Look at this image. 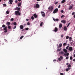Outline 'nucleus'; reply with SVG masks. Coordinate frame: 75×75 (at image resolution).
<instances>
[{"mask_svg": "<svg viewBox=\"0 0 75 75\" xmlns=\"http://www.w3.org/2000/svg\"><path fill=\"white\" fill-rule=\"evenodd\" d=\"M53 9H54V6H50L48 8L49 11H50L51 12H52V11Z\"/></svg>", "mask_w": 75, "mask_h": 75, "instance_id": "1", "label": "nucleus"}, {"mask_svg": "<svg viewBox=\"0 0 75 75\" xmlns=\"http://www.w3.org/2000/svg\"><path fill=\"white\" fill-rule=\"evenodd\" d=\"M15 13L16 16H18V15L19 16H20V15L21 14V13L18 11H16L15 12Z\"/></svg>", "mask_w": 75, "mask_h": 75, "instance_id": "2", "label": "nucleus"}, {"mask_svg": "<svg viewBox=\"0 0 75 75\" xmlns=\"http://www.w3.org/2000/svg\"><path fill=\"white\" fill-rule=\"evenodd\" d=\"M34 8H40V5L38 4H36V6H34Z\"/></svg>", "mask_w": 75, "mask_h": 75, "instance_id": "3", "label": "nucleus"}, {"mask_svg": "<svg viewBox=\"0 0 75 75\" xmlns=\"http://www.w3.org/2000/svg\"><path fill=\"white\" fill-rule=\"evenodd\" d=\"M40 13L41 14H42V17H45V14L44 13V12L43 11H41Z\"/></svg>", "mask_w": 75, "mask_h": 75, "instance_id": "4", "label": "nucleus"}, {"mask_svg": "<svg viewBox=\"0 0 75 75\" xmlns=\"http://www.w3.org/2000/svg\"><path fill=\"white\" fill-rule=\"evenodd\" d=\"M58 11V8H56L54 9L53 11V13L55 14L56 13H57Z\"/></svg>", "mask_w": 75, "mask_h": 75, "instance_id": "5", "label": "nucleus"}, {"mask_svg": "<svg viewBox=\"0 0 75 75\" xmlns=\"http://www.w3.org/2000/svg\"><path fill=\"white\" fill-rule=\"evenodd\" d=\"M60 58H58V60L59 61H61V60H62L63 59V57H62V56H61L60 57Z\"/></svg>", "mask_w": 75, "mask_h": 75, "instance_id": "6", "label": "nucleus"}, {"mask_svg": "<svg viewBox=\"0 0 75 75\" xmlns=\"http://www.w3.org/2000/svg\"><path fill=\"white\" fill-rule=\"evenodd\" d=\"M4 33H7V27H5L4 28Z\"/></svg>", "mask_w": 75, "mask_h": 75, "instance_id": "7", "label": "nucleus"}, {"mask_svg": "<svg viewBox=\"0 0 75 75\" xmlns=\"http://www.w3.org/2000/svg\"><path fill=\"white\" fill-rule=\"evenodd\" d=\"M73 7H74V5H72V6H69V10H71L72 8H73Z\"/></svg>", "mask_w": 75, "mask_h": 75, "instance_id": "8", "label": "nucleus"}, {"mask_svg": "<svg viewBox=\"0 0 75 75\" xmlns=\"http://www.w3.org/2000/svg\"><path fill=\"white\" fill-rule=\"evenodd\" d=\"M53 19L54 21H59V19L58 18H56L55 19V18H53Z\"/></svg>", "mask_w": 75, "mask_h": 75, "instance_id": "9", "label": "nucleus"}, {"mask_svg": "<svg viewBox=\"0 0 75 75\" xmlns=\"http://www.w3.org/2000/svg\"><path fill=\"white\" fill-rule=\"evenodd\" d=\"M61 23H63L64 24H65L66 23V21L64 20H62L61 21Z\"/></svg>", "mask_w": 75, "mask_h": 75, "instance_id": "10", "label": "nucleus"}, {"mask_svg": "<svg viewBox=\"0 0 75 75\" xmlns=\"http://www.w3.org/2000/svg\"><path fill=\"white\" fill-rule=\"evenodd\" d=\"M33 16L35 18H37V17H38V16H37V14H36L35 13L33 14Z\"/></svg>", "mask_w": 75, "mask_h": 75, "instance_id": "11", "label": "nucleus"}, {"mask_svg": "<svg viewBox=\"0 0 75 75\" xmlns=\"http://www.w3.org/2000/svg\"><path fill=\"white\" fill-rule=\"evenodd\" d=\"M20 28L21 29V30H23V29L24 28V26L23 25H21L20 26Z\"/></svg>", "mask_w": 75, "mask_h": 75, "instance_id": "12", "label": "nucleus"}, {"mask_svg": "<svg viewBox=\"0 0 75 75\" xmlns=\"http://www.w3.org/2000/svg\"><path fill=\"white\" fill-rule=\"evenodd\" d=\"M69 51H72V47H69Z\"/></svg>", "mask_w": 75, "mask_h": 75, "instance_id": "13", "label": "nucleus"}, {"mask_svg": "<svg viewBox=\"0 0 75 75\" xmlns=\"http://www.w3.org/2000/svg\"><path fill=\"white\" fill-rule=\"evenodd\" d=\"M63 51H64V52H65V53H67V52H68V51H67V50H66V49H63Z\"/></svg>", "mask_w": 75, "mask_h": 75, "instance_id": "14", "label": "nucleus"}, {"mask_svg": "<svg viewBox=\"0 0 75 75\" xmlns=\"http://www.w3.org/2000/svg\"><path fill=\"white\" fill-rule=\"evenodd\" d=\"M57 31H58V28H57V27L55 28L54 30V31L55 32H57Z\"/></svg>", "mask_w": 75, "mask_h": 75, "instance_id": "15", "label": "nucleus"}, {"mask_svg": "<svg viewBox=\"0 0 75 75\" xmlns=\"http://www.w3.org/2000/svg\"><path fill=\"white\" fill-rule=\"evenodd\" d=\"M64 31H67V28L66 26H64Z\"/></svg>", "mask_w": 75, "mask_h": 75, "instance_id": "16", "label": "nucleus"}, {"mask_svg": "<svg viewBox=\"0 0 75 75\" xmlns=\"http://www.w3.org/2000/svg\"><path fill=\"white\" fill-rule=\"evenodd\" d=\"M64 52L62 51L61 52H60L59 53V54H62V55H63V54H64Z\"/></svg>", "mask_w": 75, "mask_h": 75, "instance_id": "17", "label": "nucleus"}, {"mask_svg": "<svg viewBox=\"0 0 75 75\" xmlns=\"http://www.w3.org/2000/svg\"><path fill=\"white\" fill-rule=\"evenodd\" d=\"M66 1L65 0H63L62 1L61 3L62 4L64 3H65Z\"/></svg>", "mask_w": 75, "mask_h": 75, "instance_id": "18", "label": "nucleus"}, {"mask_svg": "<svg viewBox=\"0 0 75 75\" xmlns=\"http://www.w3.org/2000/svg\"><path fill=\"white\" fill-rule=\"evenodd\" d=\"M62 25L61 24H60L59 25V28H62Z\"/></svg>", "mask_w": 75, "mask_h": 75, "instance_id": "19", "label": "nucleus"}, {"mask_svg": "<svg viewBox=\"0 0 75 75\" xmlns=\"http://www.w3.org/2000/svg\"><path fill=\"white\" fill-rule=\"evenodd\" d=\"M62 44L61 43H60L59 45V47H62Z\"/></svg>", "mask_w": 75, "mask_h": 75, "instance_id": "20", "label": "nucleus"}, {"mask_svg": "<svg viewBox=\"0 0 75 75\" xmlns=\"http://www.w3.org/2000/svg\"><path fill=\"white\" fill-rule=\"evenodd\" d=\"M20 6H21V3H20L18 4V6L20 7Z\"/></svg>", "mask_w": 75, "mask_h": 75, "instance_id": "21", "label": "nucleus"}, {"mask_svg": "<svg viewBox=\"0 0 75 75\" xmlns=\"http://www.w3.org/2000/svg\"><path fill=\"white\" fill-rule=\"evenodd\" d=\"M10 22H7L6 23V24H7V25H10Z\"/></svg>", "mask_w": 75, "mask_h": 75, "instance_id": "22", "label": "nucleus"}, {"mask_svg": "<svg viewBox=\"0 0 75 75\" xmlns=\"http://www.w3.org/2000/svg\"><path fill=\"white\" fill-rule=\"evenodd\" d=\"M42 24H43V22H42L40 24V25L41 27V26H42Z\"/></svg>", "mask_w": 75, "mask_h": 75, "instance_id": "23", "label": "nucleus"}, {"mask_svg": "<svg viewBox=\"0 0 75 75\" xmlns=\"http://www.w3.org/2000/svg\"><path fill=\"white\" fill-rule=\"evenodd\" d=\"M3 6H4L5 7H6L7 6V5H6V4H3Z\"/></svg>", "mask_w": 75, "mask_h": 75, "instance_id": "24", "label": "nucleus"}, {"mask_svg": "<svg viewBox=\"0 0 75 75\" xmlns=\"http://www.w3.org/2000/svg\"><path fill=\"white\" fill-rule=\"evenodd\" d=\"M71 39H72V38L71 37H70L69 39V41H71Z\"/></svg>", "mask_w": 75, "mask_h": 75, "instance_id": "25", "label": "nucleus"}, {"mask_svg": "<svg viewBox=\"0 0 75 75\" xmlns=\"http://www.w3.org/2000/svg\"><path fill=\"white\" fill-rule=\"evenodd\" d=\"M8 29H11V26L10 25L8 26Z\"/></svg>", "mask_w": 75, "mask_h": 75, "instance_id": "26", "label": "nucleus"}, {"mask_svg": "<svg viewBox=\"0 0 75 75\" xmlns=\"http://www.w3.org/2000/svg\"><path fill=\"white\" fill-rule=\"evenodd\" d=\"M31 18L32 20H34V17L33 16L31 17Z\"/></svg>", "mask_w": 75, "mask_h": 75, "instance_id": "27", "label": "nucleus"}, {"mask_svg": "<svg viewBox=\"0 0 75 75\" xmlns=\"http://www.w3.org/2000/svg\"><path fill=\"white\" fill-rule=\"evenodd\" d=\"M13 25H17V23L16 22L13 23Z\"/></svg>", "mask_w": 75, "mask_h": 75, "instance_id": "28", "label": "nucleus"}, {"mask_svg": "<svg viewBox=\"0 0 75 75\" xmlns=\"http://www.w3.org/2000/svg\"><path fill=\"white\" fill-rule=\"evenodd\" d=\"M66 38L67 39H68L69 38V36H66Z\"/></svg>", "mask_w": 75, "mask_h": 75, "instance_id": "29", "label": "nucleus"}, {"mask_svg": "<svg viewBox=\"0 0 75 75\" xmlns=\"http://www.w3.org/2000/svg\"><path fill=\"white\" fill-rule=\"evenodd\" d=\"M20 8H18V7L17 11H20Z\"/></svg>", "mask_w": 75, "mask_h": 75, "instance_id": "30", "label": "nucleus"}, {"mask_svg": "<svg viewBox=\"0 0 75 75\" xmlns=\"http://www.w3.org/2000/svg\"><path fill=\"white\" fill-rule=\"evenodd\" d=\"M27 24L28 25H30V23L29 22H28Z\"/></svg>", "mask_w": 75, "mask_h": 75, "instance_id": "31", "label": "nucleus"}, {"mask_svg": "<svg viewBox=\"0 0 75 75\" xmlns=\"http://www.w3.org/2000/svg\"><path fill=\"white\" fill-rule=\"evenodd\" d=\"M70 60H72V57L71 56L70 57Z\"/></svg>", "mask_w": 75, "mask_h": 75, "instance_id": "32", "label": "nucleus"}, {"mask_svg": "<svg viewBox=\"0 0 75 75\" xmlns=\"http://www.w3.org/2000/svg\"><path fill=\"white\" fill-rule=\"evenodd\" d=\"M68 67H71V64H69L68 65Z\"/></svg>", "mask_w": 75, "mask_h": 75, "instance_id": "33", "label": "nucleus"}, {"mask_svg": "<svg viewBox=\"0 0 75 75\" xmlns=\"http://www.w3.org/2000/svg\"><path fill=\"white\" fill-rule=\"evenodd\" d=\"M18 7H16V8H15L14 10H17L18 9Z\"/></svg>", "mask_w": 75, "mask_h": 75, "instance_id": "34", "label": "nucleus"}, {"mask_svg": "<svg viewBox=\"0 0 75 75\" xmlns=\"http://www.w3.org/2000/svg\"><path fill=\"white\" fill-rule=\"evenodd\" d=\"M6 14H9V12L8 11H6Z\"/></svg>", "mask_w": 75, "mask_h": 75, "instance_id": "35", "label": "nucleus"}, {"mask_svg": "<svg viewBox=\"0 0 75 75\" xmlns=\"http://www.w3.org/2000/svg\"><path fill=\"white\" fill-rule=\"evenodd\" d=\"M23 37H24V36H22L20 37V39H22Z\"/></svg>", "mask_w": 75, "mask_h": 75, "instance_id": "36", "label": "nucleus"}, {"mask_svg": "<svg viewBox=\"0 0 75 75\" xmlns=\"http://www.w3.org/2000/svg\"><path fill=\"white\" fill-rule=\"evenodd\" d=\"M68 48H69V46H67L66 47V50H68Z\"/></svg>", "mask_w": 75, "mask_h": 75, "instance_id": "37", "label": "nucleus"}, {"mask_svg": "<svg viewBox=\"0 0 75 75\" xmlns=\"http://www.w3.org/2000/svg\"><path fill=\"white\" fill-rule=\"evenodd\" d=\"M25 30H29V28H25Z\"/></svg>", "mask_w": 75, "mask_h": 75, "instance_id": "38", "label": "nucleus"}, {"mask_svg": "<svg viewBox=\"0 0 75 75\" xmlns=\"http://www.w3.org/2000/svg\"><path fill=\"white\" fill-rule=\"evenodd\" d=\"M5 27H6V26H5V25H3L2 26V27L3 28H4Z\"/></svg>", "mask_w": 75, "mask_h": 75, "instance_id": "39", "label": "nucleus"}, {"mask_svg": "<svg viewBox=\"0 0 75 75\" xmlns=\"http://www.w3.org/2000/svg\"><path fill=\"white\" fill-rule=\"evenodd\" d=\"M63 45L64 46H65V45H66V43H64L63 44Z\"/></svg>", "mask_w": 75, "mask_h": 75, "instance_id": "40", "label": "nucleus"}, {"mask_svg": "<svg viewBox=\"0 0 75 75\" xmlns=\"http://www.w3.org/2000/svg\"><path fill=\"white\" fill-rule=\"evenodd\" d=\"M64 17V15H62V16H61V18H63V17Z\"/></svg>", "mask_w": 75, "mask_h": 75, "instance_id": "41", "label": "nucleus"}, {"mask_svg": "<svg viewBox=\"0 0 75 75\" xmlns=\"http://www.w3.org/2000/svg\"><path fill=\"white\" fill-rule=\"evenodd\" d=\"M70 25V23H69V24H68L67 26V27H69V25Z\"/></svg>", "mask_w": 75, "mask_h": 75, "instance_id": "42", "label": "nucleus"}, {"mask_svg": "<svg viewBox=\"0 0 75 75\" xmlns=\"http://www.w3.org/2000/svg\"><path fill=\"white\" fill-rule=\"evenodd\" d=\"M67 56H68L69 55V53H67L66 54Z\"/></svg>", "mask_w": 75, "mask_h": 75, "instance_id": "43", "label": "nucleus"}, {"mask_svg": "<svg viewBox=\"0 0 75 75\" xmlns=\"http://www.w3.org/2000/svg\"><path fill=\"white\" fill-rule=\"evenodd\" d=\"M69 58V57H67L66 58V59H68Z\"/></svg>", "mask_w": 75, "mask_h": 75, "instance_id": "44", "label": "nucleus"}, {"mask_svg": "<svg viewBox=\"0 0 75 75\" xmlns=\"http://www.w3.org/2000/svg\"><path fill=\"white\" fill-rule=\"evenodd\" d=\"M11 21H13V20H14V19L13 18H11Z\"/></svg>", "mask_w": 75, "mask_h": 75, "instance_id": "45", "label": "nucleus"}, {"mask_svg": "<svg viewBox=\"0 0 75 75\" xmlns=\"http://www.w3.org/2000/svg\"><path fill=\"white\" fill-rule=\"evenodd\" d=\"M61 51V49H57V51Z\"/></svg>", "mask_w": 75, "mask_h": 75, "instance_id": "46", "label": "nucleus"}, {"mask_svg": "<svg viewBox=\"0 0 75 75\" xmlns=\"http://www.w3.org/2000/svg\"><path fill=\"white\" fill-rule=\"evenodd\" d=\"M75 12H73L72 13V15H74V14H75Z\"/></svg>", "mask_w": 75, "mask_h": 75, "instance_id": "47", "label": "nucleus"}, {"mask_svg": "<svg viewBox=\"0 0 75 75\" xmlns=\"http://www.w3.org/2000/svg\"><path fill=\"white\" fill-rule=\"evenodd\" d=\"M66 71H69V70L68 69H66Z\"/></svg>", "mask_w": 75, "mask_h": 75, "instance_id": "48", "label": "nucleus"}, {"mask_svg": "<svg viewBox=\"0 0 75 75\" xmlns=\"http://www.w3.org/2000/svg\"><path fill=\"white\" fill-rule=\"evenodd\" d=\"M58 2H56L55 3V4H58Z\"/></svg>", "mask_w": 75, "mask_h": 75, "instance_id": "49", "label": "nucleus"}, {"mask_svg": "<svg viewBox=\"0 0 75 75\" xmlns=\"http://www.w3.org/2000/svg\"><path fill=\"white\" fill-rule=\"evenodd\" d=\"M61 12L62 13H64V11L63 10H61Z\"/></svg>", "mask_w": 75, "mask_h": 75, "instance_id": "50", "label": "nucleus"}, {"mask_svg": "<svg viewBox=\"0 0 75 75\" xmlns=\"http://www.w3.org/2000/svg\"><path fill=\"white\" fill-rule=\"evenodd\" d=\"M61 7V5H59V6H58V8H59Z\"/></svg>", "mask_w": 75, "mask_h": 75, "instance_id": "51", "label": "nucleus"}, {"mask_svg": "<svg viewBox=\"0 0 75 75\" xmlns=\"http://www.w3.org/2000/svg\"><path fill=\"white\" fill-rule=\"evenodd\" d=\"M16 28V26H15L13 28V29H15V28Z\"/></svg>", "mask_w": 75, "mask_h": 75, "instance_id": "52", "label": "nucleus"}, {"mask_svg": "<svg viewBox=\"0 0 75 75\" xmlns=\"http://www.w3.org/2000/svg\"><path fill=\"white\" fill-rule=\"evenodd\" d=\"M60 75H64V74L62 73H60Z\"/></svg>", "mask_w": 75, "mask_h": 75, "instance_id": "53", "label": "nucleus"}, {"mask_svg": "<svg viewBox=\"0 0 75 75\" xmlns=\"http://www.w3.org/2000/svg\"><path fill=\"white\" fill-rule=\"evenodd\" d=\"M66 55H67V54L66 53H64V56H66Z\"/></svg>", "mask_w": 75, "mask_h": 75, "instance_id": "54", "label": "nucleus"}, {"mask_svg": "<svg viewBox=\"0 0 75 75\" xmlns=\"http://www.w3.org/2000/svg\"><path fill=\"white\" fill-rule=\"evenodd\" d=\"M67 69L69 70V69H70V68H69V67H68Z\"/></svg>", "mask_w": 75, "mask_h": 75, "instance_id": "55", "label": "nucleus"}, {"mask_svg": "<svg viewBox=\"0 0 75 75\" xmlns=\"http://www.w3.org/2000/svg\"><path fill=\"white\" fill-rule=\"evenodd\" d=\"M53 62H55L56 61V59H54L53 61Z\"/></svg>", "mask_w": 75, "mask_h": 75, "instance_id": "56", "label": "nucleus"}, {"mask_svg": "<svg viewBox=\"0 0 75 75\" xmlns=\"http://www.w3.org/2000/svg\"><path fill=\"white\" fill-rule=\"evenodd\" d=\"M26 21H29V19H26Z\"/></svg>", "mask_w": 75, "mask_h": 75, "instance_id": "57", "label": "nucleus"}, {"mask_svg": "<svg viewBox=\"0 0 75 75\" xmlns=\"http://www.w3.org/2000/svg\"><path fill=\"white\" fill-rule=\"evenodd\" d=\"M68 64H69V63H67L66 64L67 65H68Z\"/></svg>", "mask_w": 75, "mask_h": 75, "instance_id": "58", "label": "nucleus"}, {"mask_svg": "<svg viewBox=\"0 0 75 75\" xmlns=\"http://www.w3.org/2000/svg\"><path fill=\"white\" fill-rule=\"evenodd\" d=\"M26 25H27V24H24L23 25L24 26H25Z\"/></svg>", "mask_w": 75, "mask_h": 75, "instance_id": "59", "label": "nucleus"}, {"mask_svg": "<svg viewBox=\"0 0 75 75\" xmlns=\"http://www.w3.org/2000/svg\"><path fill=\"white\" fill-rule=\"evenodd\" d=\"M15 3H17V0H16Z\"/></svg>", "mask_w": 75, "mask_h": 75, "instance_id": "60", "label": "nucleus"}, {"mask_svg": "<svg viewBox=\"0 0 75 75\" xmlns=\"http://www.w3.org/2000/svg\"><path fill=\"white\" fill-rule=\"evenodd\" d=\"M73 61H75V59H74Z\"/></svg>", "mask_w": 75, "mask_h": 75, "instance_id": "61", "label": "nucleus"}, {"mask_svg": "<svg viewBox=\"0 0 75 75\" xmlns=\"http://www.w3.org/2000/svg\"><path fill=\"white\" fill-rule=\"evenodd\" d=\"M74 57H75V54L74 55Z\"/></svg>", "mask_w": 75, "mask_h": 75, "instance_id": "62", "label": "nucleus"}, {"mask_svg": "<svg viewBox=\"0 0 75 75\" xmlns=\"http://www.w3.org/2000/svg\"><path fill=\"white\" fill-rule=\"evenodd\" d=\"M18 1H21V0H18Z\"/></svg>", "mask_w": 75, "mask_h": 75, "instance_id": "63", "label": "nucleus"}, {"mask_svg": "<svg viewBox=\"0 0 75 75\" xmlns=\"http://www.w3.org/2000/svg\"><path fill=\"white\" fill-rule=\"evenodd\" d=\"M74 18H75V14L74 15Z\"/></svg>", "mask_w": 75, "mask_h": 75, "instance_id": "64", "label": "nucleus"}]
</instances>
